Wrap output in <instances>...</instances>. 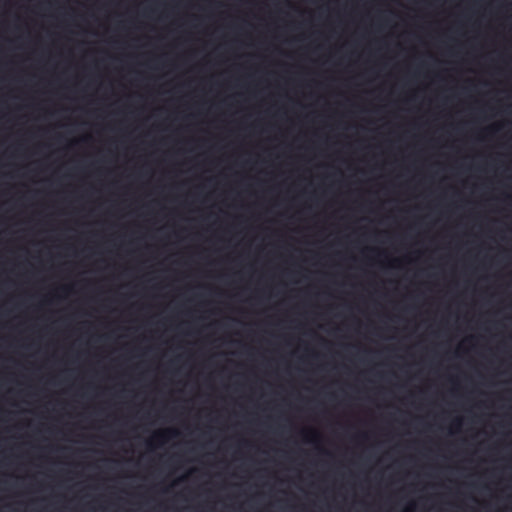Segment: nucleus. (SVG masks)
I'll list each match as a JSON object with an SVG mask.
<instances>
[{"label":"nucleus","instance_id":"6","mask_svg":"<svg viewBox=\"0 0 512 512\" xmlns=\"http://www.w3.org/2000/svg\"><path fill=\"white\" fill-rule=\"evenodd\" d=\"M455 424H456L457 426H459V425L461 424L460 420H459V419H457V420L455 421Z\"/></svg>","mask_w":512,"mask_h":512},{"label":"nucleus","instance_id":"3","mask_svg":"<svg viewBox=\"0 0 512 512\" xmlns=\"http://www.w3.org/2000/svg\"><path fill=\"white\" fill-rule=\"evenodd\" d=\"M168 435L175 436V435H177V431L176 430L160 431V432L155 433L154 438L157 441H164L167 439Z\"/></svg>","mask_w":512,"mask_h":512},{"label":"nucleus","instance_id":"1","mask_svg":"<svg viewBox=\"0 0 512 512\" xmlns=\"http://www.w3.org/2000/svg\"><path fill=\"white\" fill-rule=\"evenodd\" d=\"M13 288H22L21 286H14ZM37 288H78L74 285H56V286H38ZM80 288H105L104 286H81ZM106 288H219L218 286L210 285H196V286H107ZM235 288H250L249 286H236Z\"/></svg>","mask_w":512,"mask_h":512},{"label":"nucleus","instance_id":"5","mask_svg":"<svg viewBox=\"0 0 512 512\" xmlns=\"http://www.w3.org/2000/svg\"><path fill=\"white\" fill-rule=\"evenodd\" d=\"M309 434H312L313 436H317V433L315 431H309Z\"/></svg>","mask_w":512,"mask_h":512},{"label":"nucleus","instance_id":"2","mask_svg":"<svg viewBox=\"0 0 512 512\" xmlns=\"http://www.w3.org/2000/svg\"><path fill=\"white\" fill-rule=\"evenodd\" d=\"M137 292L139 290H136ZM209 292H223L224 290H208ZM262 292H266V290H261ZM290 290H267V292H289ZM317 292H330L331 290H316ZM336 292H351L352 290H335ZM375 292H378L379 290H374ZM425 292L426 290H422ZM429 292H434L435 290H428ZM463 292H467L468 290H462ZM472 292H476L477 290H471Z\"/></svg>","mask_w":512,"mask_h":512},{"label":"nucleus","instance_id":"4","mask_svg":"<svg viewBox=\"0 0 512 512\" xmlns=\"http://www.w3.org/2000/svg\"><path fill=\"white\" fill-rule=\"evenodd\" d=\"M370 251H372V252H376V253H377V256H380V255H382V254H383V253H381V252H379V251H376V250H374V249H371Z\"/></svg>","mask_w":512,"mask_h":512}]
</instances>
